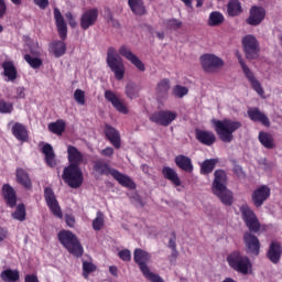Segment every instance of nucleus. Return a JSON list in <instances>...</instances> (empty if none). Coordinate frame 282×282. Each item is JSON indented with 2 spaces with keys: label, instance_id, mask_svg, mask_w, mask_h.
<instances>
[{
  "label": "nucleus",
  "instance_id": "53",
  "mask_svg": "<svg viewBox=\"0 0 282 282\" xmlns=\"http://www.w3.org/2000/svg\"><path fill=\"white\" fill-rule=\"evenodd\" d=\"M234 173L235 175H237V177H240L242 180L243 177H246V172H243V167H241V165H235Z\"/></svg>",
  "mask_w": 282,
  "mask_h": 282
},
{
  "label": "nucleus",
  "instance_id": "39",
  "mask_svg": "<svg viewBox=\"0 0 282 282\" xmlns=\"http://www.w3.org/2000/svg\"><path fill=\"white\" fill-rule=\"evenodd\" d=\"M65 120L59 119L48 124V131H51V133H54L55 135H63V133H65Z\"/></svg>",
  "mask_w": 282,
  "mask_h": 282
},
{
  "label": "nucleus",
  "instance_id": "13",
  "mask_svg": "<svg viewBox=\"0 0 282 282\" xmlns=\"http://www.w3.org/2000/svg\"><path fill=\"white\" fill-rule=\"evenodd\" d=\"M176 119L177 112H173L171 110H159L149 117L150 122L160 124V127H169Z\"/></svg>",
  "mask_w": 282,
  "mask_h": 282
},
{
  "label": "nucleus",
  "instance_id": "37",
  "mask_svg": "<svg viewBox=\"0 0 282 282\" xmlns=\"http://www.w3.org/2000/svg\"><path fill=\"white\" fill-rule=\"evenodd\" d=\"M258 139L264 149H274V137L270 132H259Z\"/></svg>",
  "mask_w": 282,
  "mask_h": 282
},
{
  "label": "nucleus",
  "instance_id": "59",
  "mask_svg": "<svg viewBox=\"0 0 282 282\" xmlns=\"http://www.w3.org/2000/svg\"><path fill=\"white\" fill-rule=\"evenodd\" d=\"M65 219H66L67 226H69V228H74L76 224V219L74 218V216L66 215Z\"/></svg>",
  "mask_w": 282,
  "mask_h": 282
},
{
  "label": "nucleus",
  "instance_id": "42",
  "mask_svg": "<svg viewBox=\"0 0 282 282\" xmlns=\"http://www.w3.org/2000/svg\"><path fill=\"white\" fill-rule=\"evenodd\" d=\"M13 219L18 221H25L26 212H25V204L21 203L17 206L15 212L12 213Z\"/></svg>",
  "mask_w": 282,
  "mask_h": 282
},
{
  "label": "nucleus",
  "instance_id": "48",
  "mask_svg": "<svg viewBox=\"0 0 282 282\" xmlns=\"http://www.w3.org/2000/svg\"><path fill=\"white\" fill-rule=\"evenodd\" d=\"M169 30H180L182 28V21L177 19H170L166 22Z\"/></svg>",
  "mask_w": 282,
  "mask_h": 282
},
{
  "label": "nucleus",
  "instance_id": "8",
  "mask_svg": "<svg viewBox=\"0 0 282 282\" xmlns=\"http://www.w3.org/2000/svg\"><path fill=\"white\" fill-rule=\"evenodd\" d=\"M62 178L70 188H80L83 186V170L78 165H68L64 169Z\"/></svg>",
  "mask_w": 282,
  "mask_h": 282
},
{
  "label": "nucleus",
  "instance_id": "23",
  "mask_svg": "<svg viewBox=\"0 0 282 282\" xmlns=\"http://www.w3.org/2000/svg\"><path fill=\"white\" fill-rule=\"evenodd\" d=\"M1 195L9 208L17 207V191H14L12 185L8 183L3 184L1 188Z\"/></svg>",
  "mask_w": 282,
  "mask_h": 282
},
{
  "label": "nucleus",
  "instance_id": "20",
  "mask_svg": "<svg viewBox=\"0 0 282 282\" xmlns=\"http://www.w3.org/2000/svg\"><path fill=\"white\" fill-rule=\"evenodd\" d=\"M119 54L120 56H123V58H126L127 61H130V63L132 65H134V67H137V69H139V72H145L147 67L144 66V63H142L138 55L133 54V52H131V48H129V46L127 45H122L119 48Z\"/></svg>",
  "mask_w": 282,
  "mask_h": 282
},
{
  "label": "nucleus",
  "instance_id": "7",
  "mask_svg": "<svg viewBox=\"0 0 282 282\" xmlns=\"http://www.w3.org/2000/svg\"><path fill=\"white\" fill-rule=\"evenodd\" d=\"M106 63L109 69L113 73L116 80H122L127 68L122 57L118 56L115 47H109L107 51Z\"/></svg>",
  "mask_w": 282,
  "mask_h": 282
},
{
  "label": "nucleus",
  "instance_id": "64",
  "mask_svg": "<svg viewBox=\"0 0 282 282\" xmlns=\"http://www.w3.org/2000/svg\"><path fill=\"white\" fill-rule=\"evenodd\" d=\"M177 256H178L177 248L172 249L173 259H177Z\"/></svg>",
  "mask_w": 282,
  "mask_h": 282
},
{
  "label": "nucleus",
  "instance_id": "16",
  "mask_svg": "<svg viewBox=\"0 0 282 282\" xmlns=\"http://www.w3.org/2000/svg\"><path fill=\"white\" fill-rule=\"evenodd\" d=\"M271 191L268 185H262L256 188L251 195V202L256 208H261L263 204L270 198Z\"/></svg>",
  "mask_w": 282,
  "mask_h": 282
},
{
  "label": "nucleus",
  "instance_id": "30",
  "mask_svg": "<svg viewBox=\"0 0 282 282\" xmlns=\"http://www.w3.org/2000/svg\"><path fill=\"white\" fill-rule=\"evenodd\" d=\"M247 113L252 122H261L263 127H270V119L268 116H265V113L261 112L259 108H251L247 111Z\"/></svg>",
  "mask_w": 282,
  "mask_h": 282
},
{
  "label": "nucleus",
  "instance_id": "2",
  "mask_svg": "<svg viewBox=\"0 0 282 282\" xmlns=\"http://www.w3.org/2000/svg\"><path fill=\"white\" fill-rule=\"evenodd\" d=\"M212 192L218 199H220L221 204L225 206H232V192L228 189V174L225 170L215 171Z\"/></svg>",
  "mask_w": 282,
  "mask_h": 282
},
{
  "label": "nucleus",
  "instance_id": "5",
  "mask_svg": "<svg viewBox=\"0 0 282 282\" xmlns=\"http://www.w3.org/2000/svg\"><path fill=\"white\" fill-rule=\"evenodd\" d=\"M57 238L59 243L69 252V254H73V257H76L77 259H80L83 257L85 249H83V245L80 243V240H78V236H76L70 230H61L57 234Z\"/></svg>",
  "mask_w": 282,
  "mask_h": 282
},
{
  "label": "nucleus",
  "instance_id": "29",
  "mask_svg": "<svg viewBox=\"0 0 282 282\" xmlns=\"http://www.w3.org/2000/svg\"><path fill=\"white\" fill-rule=\"evenodd\" d=\"M128 6L135 17H144L149 14L144 0H128Z\"/></svg>",
  "mask_w": 282,
  "mask_h": 282
},
{
  "label": "nucleus",
  "instance_id": "4",
  "mask_svg": "<svg viewBox=\"0 0 282 282\" xmlns=\"http://www.w3.org/2000/svg\"><path fill=\"white\" fill-rule=\"evenodd\" d=\"M93 169L98 175H111L113 180H116L120 186H123L124 188L133 189L135 188V183L131 177L120 173V171L112 169L109 163L105 162L104 160H96L93 162Z\"/></svg>",
  "mask_w": 282,
  "mask_h": 282
},
{
  "label": "nucleus",
  "instance_id": "47",
  "mask_svg": "<svg viewBox=\"0 0 282 282\" xmlns=\"http://www.w3.org/2000/svg\"><path fill=\"white\" fill-rule=\"evenodd\" d=\"M105 226V218L102 213L98 212L97 217L93 220V228L94 230H102Z\"/></svg>",
  "mask_w": 282,
  "mask_h": 282
},
{
  "label": "nucleus",
  "instance_id": "54",
  "mask_svg": "<svg viewBox=\"0 0 282 282\" xmlns=\"http://www.w3.org/2000/svg\"><path fill=\"white\" fill-rule=\"evenodd\" d=\"M113 148L107 147L106 149L100 151V155L104 158H112L113 156Z\"/></svg>",
  "mask_w": 282,
  "mask_h": 282
},
{
  "label": "nucleus",
  "instance_id": "41",
  "mask_svg": "<svg viewBox=\"0 0 282 282\" xmlns=\"http://www.w3.org/2000/svg\"><path fill=\"white\" fill-rule=\"evenodd\" d=\"M224 21H225L224 13L219 11H213L209 14L208 25L209 28H217V25H221Z\"/></svg>",
  "mask_w": 282,
  "mask_h": 282
},
{
  "label": "nucleus",
  "instance_id": "27",
  "mask_svg": "<svg viewBox=\"0 0 282 282\" xmlns=\"http://www.w3.org/2000/svg\"><path fill=\"white\" fill-rule=\"evenodd\" d=\"M162 175L164 180H167L173 184V186H182V180L180 178V174H177V171L171 166H164L162 169Z\"/></svg>",
  "mask_w": 282,
  "mask_h": 282
},
{
  "label": "nucleus",
  "instance_id": "52",
  "mask_svg": "<svg viewBox=\"0 0 282 282\" xmlns=\"http://www.w3.org/2000/svg\"><path fill=\"white\" fill-rule=\"evenodd\" d=\"M65 17L68 21V25L72 28H76L78 25V22H76V18H74V14L72 12L65 13Z\"/></svg>",
  "mask_w": 282,
  "mask_h": 282
},
{
  "label": "nucleus",
  "instance_id": "50",
  "mask_svg": "<svg viewBox=\"0 0 282 282\" xmlns=\"http://www.w3.org/2000/svg\"><path fill=\"white\" fill-rule=\"evenodd\" d=\"M74 98L78 105H85V91L82 89H76L74 93Z\"/></svg>",
  "mask_w": 282,
  "mask_h": 282
},
{
  "label": "nucleus",
  "instance_id": "35",
  "mask_svg": "<svg viewBox=\"0 0 282 282\" xmlns=\"http://www.w3.org/2000/svg\"><path fill=\"white\" fill-rule=\"evenodd\" d=\"M0 279L4 282H18L21 274L19 270L6 269L0 273Z\"/></svg>",
  "mask_w": 282,
  "mask_h": 282
},
{
  "label": "nucleus",
  "instance_id": "32",
  "mask_svg": "<svg viewBox=\"0 0 282 282\" xmlns=\"http://www.w3.org/2000/svg\"><path fill=\"white\" fill-rule=\"evenodd\" d=\"M15 177L18 184L30 191L32 188V180L30 178V174L23 169V167H18L15 171Z\"/></svg>",
  "mask_w": 282,
  "mask_h": 282
},
{
  "label": "nucleus",
  "instance_id": "28",
  "mask_svg": "<svg viewBox=\"0 0 282 282\" xmlns=\"http://www.w3.org/2000/svg\"><path fill=\"white\" fill-rule=\"evenodd\" d=\"M171 89V80L169 78L161 79L155 87V95L159 100L169 98Z\"/></svg>",
  "mask_w": 282,
  "mask_h": 282
},
{
  "label": "nucleus",
  "instance_id": "1",
  "mask_svg": "<svg viewBox=\"0 0 282 282\" xmlns=\"http://www.w3.org/2000/svg\"><path fill=\"white\" fill-rule=\"evenodd\" d=\"M57 34L62 41H53L50 43V51L54 54L55 58H61L67 53V44L64 42L67 40V22L58 8L53 11Z\"/></svg>",
  "mask_w": 282,
  "mask_h": 282
},
{
  "label": "nucleus",
  "instance_id": "36",
  "mask_svg": "<svg viewBox=\"0 0 282 282\" xmlns=\"http://www.w3.org/2000/svg\"><path fill=\"white\" fill-rule=\"evenodd\" d=\"M243 12V9L241 8V2L239 0H230L227 3V14L229 17H239Z\"/></svg>",
  "mask_w": 282,
  "mask_h": 282
},
{
  "label": "nucleus",
  "instance_id": "3",
  "mask_svg": "<svg viewBox=\"0 0 282 282\" xmlns=\"http://www.w3.org/2000/svg\"><path fill=\"white\" fill-rule=\"evenodd\" d=\"M214 131L216 135L224 142V144H230L235 140V132L239 131L243 124L241 121L225 118L223 120H213Z\"/></svg>",
  "mask_w": 282,
  "mask_h": 282
},
{
  "label": "nucleus",
  "instance_id": "40",
  "mask_svg": "<svg viewBox=\"0 0 282 282\" xmlns=\"http://www.w3.org/2000/svg\"><path fill=\"white\" fill-rule=\"evenodd\" d=\"M215 166H217V159L205 160L200 165L202 175H210L215 171Z\"/></svg>",
  "mask_w": 282,
  "mask_h": 282
},
{
  "label": "nucleus",
  "instance_id": "18",
  "mask_svg": "<svg viewBox=\"0 0 282 282\" xmlns=\"http://www.w3.org/2000/svg\"><path fill=\"white\" fill-rule=\"evenodd\" d=\"M195 138L197 142L204 147H213L217 142V135L210 130L195 129Z\"/></svg>",
  "mask_w": 282,
  "mask_h": 282
},
{
  "label": "nucleus",
  "instance_id": "11",
  "mask_svg": "<svg viewBox=\"0 0 282 282\" xmlns=\"http://www.w3.org/2000/svg\"><path fill=\"white\" fill-rule=\"evenodd\" d=\"M240 213L242 220L245 221L247 228L250 232H259L261 230V223H259V218H257V214L250 208L248 205H242L240 207Z\"/></svg>",
  "mask_w": 282,
  "mask_h": 282
},
{
  "label": "nucleus",
  "instance_id": "60",
  "mask_svg": "<svg viewBox=\"0 0 282 282\" xmlns=\"http://www.w3.org/2000/svg\"><path fill=\"white\" fill-rule=\"evenodd\" d=\"M17 98H25V88L24 87L17 88Z\"/></svg>",
  "mask_w": 282,
  "mask_h": 282
},
{
  "label": "nucleus",
  "instance_id": "17",
  "mask_svg": "<svg viewBox=\"0 0 282 282\" xmlns=\"http://www.w3.org/2000/svg\"><path fill=\"white\" fill-rule=\"evenodd\" d=\"M265 19V8L253 6L249 11V17L246 20L248 25L257 26L263 23Z\"/></svg>",
  "mask_w": 282,
  "mask_h": 282
},
{
  "label": "nucleus",
  "instance_id": "58",
  "mask_svg": "<svg viewBox=\"0 0 282 282\" xmlns=\"http://www.w3.org/2000/svg\"><path fill=\"white\" fill-rule=\"evenodd\" d=\"M106 17H107L108 21H111L112 23H116L113 25H117L118 28H120V23L117 22L116 19H113V13H111V10L107 9Z\"/></svg>",
  "mask_w": 282,
  "mask_h": 282
},
{
  "label": "nucleus",
  "instance_id": "56",
  "mask_svg": "<svg viewBox=\"0 0 282 282\" xmlns=\"http://www.w3.org/2000/svg\"><path fill=\"white\" fill-rule=\"evenodd\" d=\"M35 6H39V8H41V10H45V8H47V6H50V0H33Z\"/></svg>",
  "mask_w": 282,
  "mask_h": 282
},
{
  "label": "nucleus",
  "instance_id": "43",
  "mask_svg": "<svg viewBox=\"0 0 282 282\" xmlns=\"http://www.w3.org/2000/svg\"><path fill=\"white\" fill-rule=\"evenodd\" d=\"M24 61L32 67V69H40L43 65V59L39 57H32L30 54L24 55Z\"/></svg>",
  "mask_w": 282,
  "mask_h": 282
},
{
  "label": "nucleus",
  "instance_id": "10",
  "mask_svg": "<svg viewBox=\"0 0 282 282\" xmlns=\"http://www.w3.org/2000/svg\"><path fill=\"white\" fill-rule=\"evenodd\" d=\"M242 48L248 61H256L261 54L259 40L254 35H246L242 37Z\"/></svg>",
  "mask_w": 282,
  "mask_h": 282
},
{
  "label": "nucleus",
  "instance_id": "26",
  "mask_svg": "<svg viewBox=\"0 0 282 282\" xmlns=\"http://www.w3.org/2000/svg\"><path fill=\"white\" fill-rule=\"evenodd\" d=\"M174 162L181 171H184L185 173H193L194 166L191 158L184 154H178L175 156Z\"/></svg>",
  "mask_w": 282,
  "mask_h": 282
},
{
  "label": "nucleus",
  "instance_id": "12",
  "mask_svg": "<svg viewBox=\"0 0 282 282\" xmlns=\"http://www.w3.org/2000/svg\"><path fill=\"white\" fill-rule=\"evenodd\" d=\"M238 63L246 76V78L251 84L252 89L258 94V96H263L265 91L263 90V87L261 86V83L258 80L257 77H254V73L250 70V67L246 64L243 58L241 57V54L237 53Z\"/></svg>",
  "mask_w": 282,
  "mask_h": 282
},
{
  "label": "nucleus",
  "instance_id": "24",
  "mask_svg": "<svg viewBox=\"0 0 282 282\" xmlns=\"http://www.w3.org/2000/svg\"><path fill=\"white\" fill-rule=\"evenodd\" d=\"M282 257V246L281 242L273 240L269 245V249L267 251V259L271 261V263H279Z\"/></svg>",
  "mask_w": 282,
  "mask_h": 282
},
{
  "label": "nucleus",
  "instance_id": "14",
  "mask_svg": "<svg viewBox=\"0 0 282 282\" xmlns=\"http://www.w3.org/2000/svg\"><path fill=\"white\" fill-rule=\"evenodd\" d=\"M44 199L54 217L63 219V210L61 209V205L58 204V199H56V194H54L52 187L44 188Z\"/></svg>",
  "mask_w": 282,
  "mask_h": 282
},
{
  "label": "nucleus",
  "instance_id": "49",
  "mask_svg": "<svg viewBox=\"0 0 282 282\" xmlns=\"http://www.w3.org/2000/svg\"><path fill=\"white\" fill-rule=\"evenodd\" d=\"M118 257L119 259H121V261H126V263H129V261H131V250L129 249L120 250L118 252Z\"/></svg>",
  "mask_w": 282,
  "mask_h": 282
},
{
  "label": "nucleus",
  "instance_id": "31",
  "mask_svg": "<svg viewBox=\"0 0 282 282\" xmlns=\"http://www.w3.org/2000/svg\"><path fill=\"white\" fill-rule=\"evenodd\" d=\"M12 134L20 142H28L30 134L28 133V128L23 123L15 122L11 128Z\"/></svg>",
  "mask_w": 282,
  "mask_h": 282
},
{
  "label": "nucleus",
  "instance_id": "45",
  "mask_svg": "<svg viewBox=\"0 0 282 282\" xmlns=\"http://www.w3.org/2000/svg\"><path fill=\"white\" fill-rule=\"evenodd\" d=\"M12 111H14V105L11 101H6V99H0V113H12Z\"/></svg>",
  "mask_w": 282,
  "mask_h": 282
},
{
  "label": "nucleus",
  "instance_id": "25",
  "mask_svg": "<svg viewBox=\"0 0 282 282\" xmlns=\"http://www.w3.org/2000/svg\"><path fill=\"white\" fill-rule=\"evenodd\" d=\"M67 158L68 165L80 166V164L85 161V155L79 151L78 148L74 145L67 147Z\"/></svg>",
  "mask_w": 282,
  "mask_h": 282
},
{
  "label": "nucleus",
  "instance_id": "6",
  "mask_svg": "<svg viewBox=\"0 0 282 282\" xmlns=\"http://www.w3.org/2000/svg\"><path fill=\"white\" fill-rule=\"evenodd\" d=\"M227 263L231 270L240 274H248L252 268V262L248 256L241 254L240 251H232L227 256Z\"/></svg>",
  "mask_w": 282,
  "mask_h": 282
},
{
  "label": "nucleus",
  "instance_id": "46",
  "mask_svg": "<svg viewBox=\"0 0 282 282\" xmlns=\"http://www.w3.org/2000/svg\"><path fill=\"white\" fill-rule=\"evenodd\" d=\"M172 94L175 98H184V96L188 94V88L182 85H176L173 87Z\"/></svg>",
  "mask_w": 282,
  "mask_h": 282
},
{
  "label": "nucleus",
  "instance_id": "51",
  "mask_svg": "<svg viewBox=\"0 0 282 282\" xmlns=\"http://www.w3.org/2000/svg\"><path fill=\"white\" fill-rule=\"evenodd\" d=\"M167 248H170V250H175V248H177V235L175 234V231L171 232Z\"/></svg>",
  "mask_w": 282,
  "mask_h": 282
},
{
  "label": "nucleus",
  "instance_id": "34",
  "mask_svg": "<svg viewBox=\"0 0 282 282\" xmlns=\"http://www.w3.org/2000/svg\"><path fill=\"white\" fill-rule=\"evenodd\" d=\"M42 153L45 155V163L51 169L56 166V154L54 153V148L50 143H45L42 148Z\"/></svg>",
  "mask_w": 282,
  "mask_h": 282
},
{
  "label": "nucleus",
  "instance_id": "38",
  "mask_svg": "<svg viewBox=\"0 0 282 282\" xmlns=\"http://www.w3.org/2000/svg\"><path fill=\"white\" fill-rule=\"evenodd\" d=\"M124 94L129 100L140 98V88L133 82H129L124 87Z\"/></svg>",
  "mask_w": 282,
  "mask_h": 282
},
{
  "label": "nucleus",
  "instance_id": "33",
  "mask_svg": "<svg viewBox=\"0 0 282 282\" xmlns=\"http://www.w3.org/2000/svg\"><path fill=\"white\" fill-rule=\"evenodd\" d=\"M2 69H3L4 76L8 78V80H10L11 83H13V80H17V78L19 76V72L17 70V66H14V62L4 61L2 63Z\"/></svg>",
  "mask_w": 282,
  "mask_h": 282
},
{
  "label": "nucleus",
  "instance_id": "55",
  "mask_svg": "<svg viewBox=\"0 0 282 282\" xmlns=\"http://www.w3.org/2000/svg\"><path fill=\"white\" fill-rule=\"evenodd\" d=\"M7 12H8V6H6V0H0V19H3Z\"/></svg>",
  "mask_w": 282,
  "mask_h": 282
},
{
  "label": "nucleus",
  "instance_id": "21",
  "mask_svg": "<svg viewBox=\"0 0 282 282\" xmlns=\"http://www.w3.org/2000/svg\"><path fill=\"white\" fill-rule=\"evenodd\" d=\"M104 133L107 138V140L115 147V149H120L122 147V139L120 138V131H118L116 128L110 126L109 123H106L104 127Z\"/></svg>",
  "mask_w": 282,
  "mask_h": 282
},
{
  "label": "nucleus",
  "instance_id": "57",
  "mask_svg": "<svg viewBox=\"0 0 282 282\" xmlns=\"http://www.w3.org/2000/svg\"><path fill=\"white\" fill-rule=\"evenodd\" d=\"M24 282H41V281L39 280L37 274H26L24 276Z\"/></svg>",
  "mask_w": 282,
  "mask_h": 282
},
{
  "label": "nucleus",
  "instance_id": "44",
  "mask_svg": "<svg viewBox=\"0 0 282 282\" xmlns=\"http://www.w3.org/2000/svg\"><path fill=\"white\" fill-rule=\"evenodd\" d=\"M96 270H98V267H96V264H94V262H88V261L83 262L84 279H89V274H91V272H96Z\"/></svg>",
  "mask_w": 282,
  "mask_h": 282
},
{
  "label": "nucleus",
  "instance_id": "63",
  "mask_svg": "<svg viewBox=\"0 0 282 282\" xmlns=\"http://www.w3.org/2000/svg\"><path fill=\"white\" fill-rule=\"evenodd\" d=\"M186 8H193V0H181Z\"/></svg>",
  "mask_w": 282,
  "mask_h": 282
},
{
  "label": "nucleus",
  "instance_id": "22",
  "mask_svg": "<svg viewBox=\"0 0 282 282\" xmlns=\"http://www.w3.org/2000/svg\"><path fill=\"white\" fill-rule=\"evenodd\" d=\"M105 98L108 102H110L112 105V107H115V109L117 111H119V113H123L126 116H127V113H129V108H127V105H124V102H122V100H120V98H118L116 93H113L111 90H106Z\"/></svg>",
  "mask_w": 282,
  "mask_h": 282
},
{
  "label": "nucleus",
  "instance_id": "9",
  "mask_svg": "<svg viewBox=\"0 0 282 282\" xmlns=\"http://www.w3.org/2000/svg\"><path fill=\"white\" fill-rule=\"evenodd\" d=\"M199 61L205 74H216V72H219V69L224 67V59L215 54H203L200 55Z\"/></svg>",
  "mask_w": 282,
  "mask_h": 282
},
{
  "label": "nucleus",
  "instance_id": "15",
  "mask_svg": "<svg viewBox=\"0 0 282 282\" xmlns=\"http://www.w3.org/2000/svg\"><path fill=\"white\" fill-rule=\"evenodd\" d=\"M243 242L246 245L248 254L259 257L261 252V242L259 241V238H257V236L252 235V231L245 232Z\"/></svg>",
  "mask_w": 282,
  "mask_h": 282
},
{
  "label": "nucleus",
  "instance_id": "61",
  "mask_svg": "<svg viewBox=\"0 0 282 282\" xmlns=\"http://www.w3.org/2000/svg\"><path fill=\"white\" fill-rule=\"evenodd\" d=\"M8 238V229L0 227V241Z\"/></svg>",
  "mask_w": 282,
  "mask_h": 282
},
{
  "label": "nucleus",
  "instance_id": "62",
  "mask_svg": "<svg viewBox=\"0 0 282 282\" xmlns=\"http://www.w3.org/2000/svg\"><path fill=\"white\" fill-rule=\"evenodd\" d=\"M109 272L112 274V276H118V267L111 265L109 267Z\"/></svg>",
  "mask_w": 282,
  "mask_h": 282
},
{
  "label": "nucleus",
  "instance_id": "19",
  "mask_svg": "<svg viewBox=\"0 0 282 282\" xmlns=\"http://www.w3.org/2000/svg\"><path fill=\"white\" fill-rule=\"evenodd\" d=\"M79 21L82 30H89L91 26L96 25V21H98V9H87L82 14Z\"/></svg>",
  "mask_w": 282,
  "mask_h": 282
}]
</instances>
